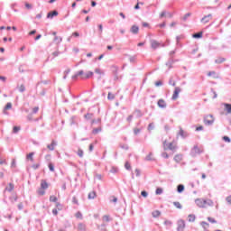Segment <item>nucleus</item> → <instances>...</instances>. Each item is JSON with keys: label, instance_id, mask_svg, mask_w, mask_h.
<instances>
[{"label": "nucleus", "instance_id": "39", "mask_svg": "<svg viewBox=\"0 0 231 231\" xmlns=\"http://www.w3.org/2000/svg\"><path fill=\"white\" fill-rule=\"evenodd\" d=\"M0 165H8V162H6V159L0 157Z\"/></svg>", "mask_w": 231, "mask_h": 231}, {"label": "nucleus", "instance_id": "13", "mask_svg": "<svg viewBox=\"0 0 231 231\" xmlns=\"http://www.w3.org/2000/svg\"><path fill=\"white\" fill-rule=\"evenodd\" d=\"M57 145V142L52 141L51 144L47 145L49 151H55V147Z\"/></svg>", "mask_w": 231, "mask_h": 231}, {"label": "nucleus", "instance_id": "45", "mask_svg": "<svg viewBox=\"0 0 231 231\" xmlns=\"http://www.w3.org/2000/svg\"><path fill=\"white\" fill-rule=\"evenodd\" d=\"M50 201H51V203H57V197H55V196H51V197H50Z\"/></svg>", "mask_w": 231, "mask_h": 231}, {"label": "nucleus", "instance_id": "57", "mask_svg": "<svg viewBox=\"0 0 231 231\" xmlns=\"http://www.w3.org/2000/svg\"><path fill=\"white\" fill-rule=\"evenodd\" d=\"M208 221H209V223H217V221H216L213 217H208Z\"/></svg>", "mask_w": 231, "mask_h": 231}, {"label": "nucleus", "instance_id": "25", "mask_svg": "<svg viewBox=\"0 0 231 231\" xmlns=\"http://www.w3.org/2000/svg\"><path fill=\"white\" fill-rule=\"evenodd\" d=\"M69 73H71V69H67L65 71H64V76H63V79L66 80V79H68V75H69Z\"/></svg>", "mask_w": 231, "mask_h": 231}, {"label": "nucleus", "instance_id": "32", "mask_svg": "<svg viewBox=\"0 0 231 231\" xmlns=\"http://www.w3.org/2000/svg\"><path fill=\"white\" fill-rule=\"evenodd\" d=\"M107 98H108V100H115L116 96H115V94L109 92L108 96H107Z\"/></svg>", "mask_w": 231, "mask_h": 231}, {"label": "nucleus", "instance_id": "56", "mask_svg": "<svg viewBox=\"0 0 231 231\" xmlns=\"http://www.w3.org/2000/svg\"><path fill=\"white\" fill-rule=\"evenodd\" d=\"M191 14L188 13L183 16V21H187V19H189V17H190Z\"/></svg>", "mask_w": 231, "mask_h": 231}, {"label": "nucleus", "instance_id": "52", "mask_svg": "<svg viewBox=\"0 0 231 231\" xmlns=\"http://www.w3.org/2000/svg\"><path fill=\"white\" fill-rule=\"evenodd\" d=\"M195 201H199L200 203H208V199H197Z\"/></svg>", "mask_w": 231, "mask_h": 231}, {"label": "nucleus", "instance_id": "23", "mask_svg": "<svg viewBox=\"0 0 231 231\" xmlns=\"http://www.w3.org/2000/svg\"><path fill=\"white\" fill-rule=\"evenodd\" d=\"M53 41L56 42V44H60V42H62V37L55 36Z\"/></svg>", "mask_w": 231, "mask_h": 231}, {"label": "nucleus", "instance_id": "63", "mask_svg": "<svg viewBox=\"0 0 231 231\" xmlns=\"http://www.w3.org/2000/svg\"><path fill=\"white\" fill-rule=\"evenodd\" d=\"M223 140H224L225 142H227V143H230V138H229L228 136H224V137H223Z\"/></svg>", "mask_w": 231, "mask_h": 231}, {"label": "nucleus", "instance_id": "15", "mask_svg": "<svg viewBox=\"0 0 231 231\" xmlns=\"http://www.w3.org/2000/svg\"><path fill=\"white\" fill-rule=\"evenodd\" d=\"M181 160H183V155L182 154L175 155L174 162H176L177 163H180V162H181Z\"/></svg>", "mask_w": 231, "mask_h": 231}, {"label": "nucleus", "instance_id": "12", "mask_svg": "<svg viewBox=\"0 0 231 231\" xmlns=\"http://www.w3.org/2000/svg\"><path fill=\"white\" fill-rule=\"evenodd\" d=\"M130 32L134 33V35L138 34V32H140V28L136 25H133L130 29Z\"/></svg>", "mask_w": 231, "mask_h": 231}, {"label": "nucleus", "instance_id": "60", "mask_svg": "<svg viewBox=\"0 0 231 231\" xmlns=\"http://www.w3.org/2000/svg\"><path fill=\"white\" fill-rule=\"evenodd\" d=\"M155 86H156V88H160V86H163V83L159 80V81L155 82Z\"/></svg>", "mask_w": 231, "mask_h": 231}, {"label": "nucleus", "instance_id": "38", "mask_svg": "<svg viewBox=\"0 0 231 231\" xmlns=\"http://www.w3.org/2000/svg\"><path fill=\"white\" fill-rule=\"evenodd\" d=\"M17 167V163L15 162V159L12 160L11 169H15Z\"/></svg>", "mask_w": 231, "mask_h": 231}, {"label": "nucleus", "instance_id": "44", "mask_svg": "<svg viewBox=\"0 0 231 231\" xmlns=\"http://www.w3.org/2000/svg\"><path fill=\"white\" fill-rule=\"evenodd\" d=\"M56 208L58 210H62L64 208V206L61 203L56 204Z\"/></svg>", "mask_w": 231, "mask_h": 231}, {"label": "nucleus", "instance_id": "36", "mask_svg": "<svg viewBox=\"0 0 231 231\" xmlns=\"http://www.w3.org/2000/svg\"><path fill=\"white\" fill-rule=\"evenodd\" d=\"M102 131V127L96 128L92 131L93 134H98Z\"/></svg>", "mask_w": 231, "mask_h": 231}, {"label": "nucleus", "instance_id": "24", "mask_svg": "<svg viewBox=\"0 0 231 231\" xmlns=\"http://www.w3.org/2000/svg\"><path fill=\"white\" fill-rule=\"evenodd\" d=\"M14 184L9 183V185L5 188V190H7V192H12V190H14Z\"/></svg>", "mask_w": 231, "mask_h": 231}, {"label": "nucleus", "instance_id": "14", "mask_svg": "<svg viewBox=\"0 0 231 231\" xmlns=\"http://www.w3.org/2000/svg\"><path fill=\"white\" fill-rule=\"evenodd\" d=\"M8 109H12V103H7L6 106H5L3 113L5 115H8Z\"/></svg>", "mask_w": 231, "mask_h": 231}, {"label": "nucleus", "instance_id": "26", "mask_svg": "<svg viewBox=\"0 0 231 231\" xmlns=\"http://www.w3.org/2000/svg\"><path fill=\"white\" fill-rule=\"evenodd\" d=\"M162 213L160 212V210H155V211H153L152 213V217H160V215H161Z\"/></svg>", "mask_w": 231, "mask_h": 231}, {"label": "nucleus", "instance_id": "53", "mask_svg": "<svg viewBox=\"0 0 231 231\" xmlns=\"http://www.w3.org/2000/svg\"><path fill=\"white\" fill-rule=\"evenodd\" d=\"M141 196H143V198H147V196H149V193H147V191L143 190L141 192Z\"/></svg>", "mask_w": 231, "mask_h": 231}, {"label": "nucleus", "instance_id": "61", "mask_svg": "<svg viewBox=\"0 0 231 231\" xmlns=\"http://www.w3.org/2000/svg\"><path fill=\"white\" fill-rule=\"evenodd\" d=\"M39 112V106H35L34 108H32V113L35 115Z\"/></svg>", "mask_w": 231, "mask_h": 231}, {"label": "nucleus", "instance_id": "58", "mask_svg": "<svg viewBox=\"0 0 231 231\" xmlns=\"http://www.w3.org/2000/svg\"><path fill=\"white\" fill-rule=\"evenodd\" d=\"M152 129H154V125L152 123H151L149 125H148V131H152Z\"/></svg>", "mask_w": 231, "mask_h": 231}, {"label": "nucleus", "instance_id": "31", "mask_svg": "<svg viewBox=\"0 0 231 231\" xmlns=\"http://www.w3.org/2000/svg\"><path fill=\"white\" fill-rule=\"evenodd\" d=\"M20 131H21V127L20 126H14L13 133L14 134H17V133H19Z\"/></svg>", "mask_w": 231, "mask_h": 231}, {"label": "nucleus", "instance_id": "51", "mask_svg": "<svg viewBox=\"0 0 231 231\" xmlns=\"http://www.w3.org/2000/svg\"><path fill=\"white\" fill-rule=\"evenodd\" d=\"M76 217H77L78 219H82V213H81L80 211H78V212L76 213Z\"/></svg>", "mask_w": 231, "mask_h": 231}, {"label": "nucleus", "instance_id": "28", "mask_svg": "<svg viewBox=\"0 0 231 231\" xmlns=\"http://www.w3.org/2000/svg\"><path fill=\"white\" fill-rule=\"evenodd\" d=\"M201 37H203V32H197L193 34L194 39H201Z\"/></svg>", "mask_w": 231, "mask_h": 231}, {"label": "nucleus", "instance_id": "62", "mask_svg": "<svg viewBox=\"0 0 231 231\" xmlns=\"http://www.w3.org/2000/svg\"><path fill=\"white\" fill-rule=\"evenodd\" d=\"M126 121H127L128 123L133 122V115L129 116L126 118Z\"/></svg>", "mask_w": 231, "mask_h": 231}, {"label": "nucleus", "instance_id": "37", "mask_svg": "<svg viewBox=\"0 0 231 231\" xmlns=\"http://www.w3.org/2000/svg\"><path fill=\"white\" fill-rule=\"evenodd\" d=\"M103 221H105L106 223H109V221H111L109 216L105 215L103 216Z\"/></svg>", "mask_w": 231, "mask_h": 231}, {"label": "nucleus", "instance_id": "16", "mask_svg": "<svg viewBox=\"0 0 231 231\" xmlns=\"http://www.w3.org/2000/svg\"><path fill=\"white\" fill-rule=\"evenodd\" d=\"M95 73H97L98 76V80H100L102 79V75H104V71H102V69H95Z\"/></svg>", "mask_w": 231, "mask_h": 231}, {"label": "nucleus", "instance_id": "3", "mask_svg": "<svg viewBox=\"0 0 231 231\" xmlns=\"http://www.w3.org/2000/svg\"><path fill=\"white\" fill-rule=\"evenodd\" d=\"M198 154H201V149L195 145L193 149H191L190 155L194 158L195 156H198Z\"/></svg>", "mask_w": 231, "mask_h": 231}, {"label": "nucleus", "instance_id": "8", "mask_svg": "<svg viewBox=\"0 0 231 231\" xmlns=\"http://www.w3.org/2000/svg\"><path fill=\"white\" fill-rule=\"evenodd\" d=\"M157 105L158 107H161V109H165V107H167V103L163 99H159Z\"/></svg>", "mask_w": 231, "mask_h": 231}, {"label": "nucleus", "instance_id": "41", "mask_svg": "<svg viewBox=\"0 0 231 231\" xmlns=\"http://www.w3.org/2000/svg\"><path fill=\"white\" fill-rule=\"evenodd\" d=\"M98 230L106 231V224H102L101 226H97Z\"/></svg>", "mask_w": 231, "mask_h": 231}, {"label": "nucleus", "instance_id": "1", "mask_svg": "<svg viewBox=\"0 0 231 231\" xmlns=\"http://www.w3.org/2000/svg\"><path fill=\"white\" fill-rule=\"evenodd\" d=\"M164 151L169 149L170 151H176V143L172 142L167 144V141L163 142Z\"/></svg>", "mask_w": 231, "mask_h": 231}, {"label": "nucleus", "instance_id": "5", "mask_svg": "<svg viewBox=\"0 0 231 231\" xmlns=\"http://www.w3.org/2000/svg\"><path fill=\"white\" fill-rule=\"evenodd\" d=\"M180 93H181V88L180 87H176L172 95V100H177L178 97H180Z\"/></svg>", "mask_w": 231, "mask_h": 231}, {"label": "nucleus", "instance_id": "49", "mask_svg": "<svg viewBox=\"0 0 231 231\" xmlns=\"http://www.w3.org/2000/svg\"><path fill=\"white\" fill-rule=\"evenodd\" d=\"M125 168L126 169V171H131V164L129 163V162H125Z\"/></svg>", "mask_w": 231, "mask_h": 231}, {"label": "nucleus", "instance_id": "18", "mask_svg": "<svg viewBox=\"0 0 231 231\" xmlns=\"http://www.w3.org/2000/svg\"><path fill=\"white\" fill-rule=\"evenodd\" d=\"M188 221L189 223H194L196 221V215H192V214L189 215L188 216Z\"/></svg>", "mask_w": 231, "mask_h": 231}, {"label": "nucleus", "instance_id": "35", "mask_svg": "<svg viewBox=\"0 0 231 231\" xmlns=\"http://www.w3.org/2000/svg\"><path fill=\"white\" fill-rule=\"evenodd\" d=\"M216 64H221L225 62V58H218L215 60Z\"/></svg>", "mask_w": 231, "mask_h": 231}, {"label": "nucleus", "instance_id": "21", "mask_svg": "<svg viewBox=\"0 0 231 231\" xmlns=\"http://www.w3.org/2000/svg\"><path fill=\"white\" fill-rule=\"evenodd\" d=\"M97 198V192L91 191L88 193V199H95Z\"/></svg>", "mask_w": 231, "mask_h": 231}, {"label": "nucleus", "instance_id": "27", "mask_svg": "<svg viewBox=\"0 0 231 231\" xmlns=\"http://www.w3.org/2000/svg\"><path fill=\"white\" fill-rule=\"evenodd\" d=\"M34 154H35L34 152H30L29 154H27L26 160H30L31 162H33V155Z\"/></svg>", "mask_w": 231, "mask_h": 231}, {"label": "nucleus", "instance_id": "47", "mask_svg": "<svg viewBox=\"0 0 231 231\" xmlns=\"http://www.w3.org/2000/svg\"><path fill=\"white\" fill-rule=\"evenodd\" d=\"M78 156H79V158H82L84 156V151H82V149H79Z\"/></svg>", "mask_w": 231, "mask_h": 231}, {"label": "nucleus", "instance_id": "54", "mask_svg": "<svg viewBox=\"0 0 231 231\" xmlns=\"http://www.w3.org/2000/svg\"><path fill=\"white\" fill-rule=\"evenodd\" d=\"M32 169L34 170V171H37V169H39V167H41V164H39V163H37V164H32Z\"/></svg>", "mask_w": 231, "mask_h": 231}, {"label": "nucleus", "instance_id": "40", "mask_svg": "<svg viewBox=\"0 0 231 231\" xmlns=\"http://www.w3.org/2000/svg\"><path fill=\"white\" fill-rule=\"evenodd\" d=\"M226 111L227 113H231V105L230 104H225Z\"/></svg>", "mask_w": 231, "mask_h": 231}, {"label": "nucleus", "instance_id": "20", "mask_svg": "<svg viewBox=\"0 0 231 231\" xmlns=\"http://www.w3.org/2000/svg\"><path fill=\"white\" fill-rule=\"evenodd\" d=\"M41 189H43L44 190H46V189H48V182H46V180H42Z\"/></svg>", "mask_w": 231, "mask_h": 231}, {"label": "nucleus", "instance_id": "29", "mask_svg": "<svg viewBox=\"0 0 231 231\" xmlns=\"http://www.w3.org/2000/svg\"><path fill=\"white\" fill-rule=\"evenodd\" d=\"M90 77H93V71L87 72L85 77H82V79H90Z\"/></svg>", "mask_w": 231, "mask_h": 231}, {"label": "nucleus", "instance_id": "43", "mask_svg": "<svg viewBox=\"0 0 231 231\" xmlns=\"http://www.w3.org/2000/svg\"><path fill=\"white\" fill-rule=\"evenodd\" d=\"M179 134H180L182 138H187V134H185V132L183 131V129H180V130Z\"/></svg>", "mask_w": 231, "mask_h": 231}, {"label": "nucleus", "instance_id": "30", "mask_svg": "<svg viewBox=\"0 0 231 231\" xmlns=\"http://www.w3.org/2000/svg\"><path fill=\"white\" fill-rule=\"evenodd\" d=\"M208 77H213V79H217V76L216 75V71H209L208 73Z\"/></svg>", "mask_w": 231, "mask_h": 231}, {"label": "nucleus", "instance_id": "10", "mask_svg": "<svg viewBox=\"0 0 231 231\" xmlns=\"http://www.w3.org/2000/svg\"><path fill=\"white\" fill-rule=\"evenodd\" d=\"M58 15H59V12L52 11V12L48 13L47 19H53V17H57Z\"/></svg>", "mask_w": 231, "mask_h": 231}, {"label": "nucleus", "instance_id": "42", "mask_svg": "<svg viewBox=\"0 0 231 231\" xmlns=\"http://www.w3.org/2000/svg\"><path fill=\"white\" fill-rule=\"evenodd\" d=\"M110 172L112 174H116V172H118V168L116 167H112L111 170H110Z\"/></svg>", "mask_w": 231, "mask_h": 231}, {"label": "nucleus", "instance_id": "19", "mask_svg": "<svg viewBox=\"0 0 231 231\" xmlns=\"http://www.w3.org/2000/svg\"><path fill=\"white\" fill-rule=\"evenodd\" d=\"M78 230L79 231H86V225L84 223L78 224Z\"/></svg>", "mask_w": 231, "mask_h": 231}, {"label": "nucleus", "instance_id": "34", "mask_svg": "<svg viewBox=\"0 0 231 231\" xmlns=\"http://www.w3.org/2000/svg\"><path fill=\"white\" fill-rule=\"evenodd\" d=\"M155 194H157V196H160V194H163V189L162 188H157Z\"/></svg>", "mask_w": 231, "mask_h": 231}, {"label": "nucleus", "instance_id": "64", "mask_svg": "<svg viewBox=\"0 0 231 231\" xmlns=\"http://www.w3.org/2000/svg\"><path fill=\"white\" fill-rule=\"evenodd\" d=\"M174 206L177 208H182V206L180 203H174Z\"/></svg>", "mask_w": 231, "mask_h": 231}, {"label": "nucleus", "instance_id": "2", "mask_svg": "<svg viewBox=\"0 0 231 231\" xmlns=\"http://www.w3.org/2000/svg\"><path fill=\"white\" fill-rule=\"evenodd\" d=\"M204 124L205 125H212L214 124V116L208 115L204 117Z\"/></svg>", "mask_w": 231, "mask_h": 231}, {"label": "nucleus", "instance_id": "50", "mask_svg": "<svg viewBox=\"0 0 231 231\" xmlns=\"http://www.w3.org/2000/svg\"><path fill=\"white\" fill-rule=\"evenodd\" d=\"M145 160H146L147 162L152 161V153L148 154V155L146 156Z\"/></svg>", "mask_w": 231, "mask_h": 231}, {"label": "nucleus", "instance_id": "11", "mask_svg": "<svg viewBox=\"0 0 231 231\" xmlns=\"http://www.w3.org/2000/svg\"><path fill=\"white\" fill-rule=\"evenodd\" d=\"M214 204L212 203H199L198 204V207H199V208H208V207H213Z\"/></svg>", "mask_w": 231, "mask_h": 231}, {"label": "nucleus", "instance_id": "33", "mask_svg": "<svg viewBox=\"0 0 231 231\" xmlns=\"http://www.w3.org/2000/svg\"><path fill=\"white\" fill-rule=\"evenodd\" d=\"M38 194H39V196H44V194H46V191H44V189L40 188L38 189Z\"/></svg>", "mask_w": 231, "mask_h": 231}, {"label": "nucleus", "instance_id": "46", "mask_svg": "<svg viewBox=\"0 0 231 231\" xmlns=\"http://www.w3.org/2000/svg\"><path fill=\"white\" fill-rule=\"evenodd\" d=\"M201 226L204 228V230H207V226H208V223L202 221L200 223Z\"/></svg>", "mask_w": 231, "mask_h": 231}, {"label": "nucleus", "instance_id": "6", "mask_svg": "<svg viewBox=\"0 0 231 231\" xmlns=\"http://www.w3.org/2000/svg\"><path fill=\"white\" fill-rule=\"evenodd\" d=\"M210 19H212V14H208V15H205V16L200 20V22H201L203 24H207V23H210Z\"/></svg>", "mask_w": 231, "mask_h": 231}, {"label": "nucleus", "instance_id": "17", "mask_svg": "<svg viewBox=\"0 0 231 231\" xmlns=\"http://www.w3.org/2000/svg\"><path fill=\"white\" fill-rule=\"evenodd\" d=\"M183 190H185V186L183 184H180L177 186V192H179V194H181Z\"/></svg>", "mask_w": 231, "mask_h": 231}, {"label": "nucleus", "instance_id": "4", "mask_svg": "<svg viewBox=\"0 0 231 231\" xmlns=\"http://www.w3.org/2000/svg\"><path fill=\"white\" fill-rule=\"evenodd\" d=\"M177 225H178L177 231H183V230H185V220L180 219L177 222Z\"/></svg>", "mask_w": 231, "mask_h": 231}, {"label": "nucleus", "instance_id": "55", "mask_svg": "<svg viewBox=\"0 0 231 231\" xmlns=\"http://www.w3.org/2000/svg\"><path fill=\"white\" fill-rule=\"evenodd\" d=\"M134 172H135V174H136V177H137V178H140V176H141V171H140V170H139V169H135Z\"/></svg>", "mask_w": 231, "mask_h": 231}, {"label": "nucleus", "instance_id": "22", "mask_svg": "<svg viewBox=\"0 0 231 231\" xmlns=\"http://www.w3.org/2000/svg\"><path fill=\"white\" fill-rule=\"evenodd\" d=\"M17 88H18V91L20 93H24L26 91V87H24V85H23V84L18 86Z\"/></svg>", "mask_w": 231, "mask_h": 231}, {"label": "nucleus", "instance_id": "48", "mask_svg": "<svg viewBox=\"0 0 231 231\" xmlns=\"http://www.w3.org/2000/svg\"><path fill=\"white\" fill-rule=\"evenodd\" d=\"M49 169L51 172H55V166H53V163H49Z\"/></svg>", "mask_w": 231, "mask_h": 231}, {"label": "nucleus", "instance_id": "9", "mask_svg": "<svg viewBox=\"0 0 231 231\" xmlns=\"http://www.w3.org/2000/svg\"><path fill=\"white\" fill-rule=\"evenodd\" d=\"M79 77H85V74H84V70H79L78 71L75 75L72 76V80H77V79H79Z\"/></svg>", "mask_w": 231, "mask_h": 231}, {"label": "nucleus", "instance_id": "7", "mask_svg": "<svg viewBox=\"0 0 231 231\" xmlns=\"http://www.w3.org/2000/svg\"><path fill=\"white\" fill-rule=\"evenodd\" d=\"M150 43H151V47L152 48V50H156V49L160 48V42H158V41H156V40H151Z\"/></svg>", "mask_w": 231, "mask_h": 231}, {"label": "nucleus", "instance_id": "59", "mask_svg": "<svg viewBox=\"0 0 231 231\" xmlns=\"http://www.w3.org/2000/svg\"><path fill=\"white\" fill-rule=\"evenodd\" d=\"M169 84H170V86H176V81H174L172 79H170V81H169Z\"/></svg>", "mask_w": 231, "mask_h": 231}]
</instances>
